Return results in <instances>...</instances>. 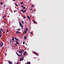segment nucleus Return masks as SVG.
<instances>
[{
    "label": "nucleus",
    "mask_w": 64,
    "mask_h": 64,
    "mask_svg": "<svg viewBox=\"0 0 64 64\" xmlns=\"http://www.w3.org/2000/svg\"><path fill=\"white\" fill-rule=\"evenodd\" d=\"M4 29H3L1 28L0 29V34H2V32H4Z\"/></svg>",
    "instance_id": "f257e3e1"
},
{
    "label": "nucleus",
    "mask_w": 64,
    "mask_h": 64,
    "mask_svg": "<svg viewBox=\"0 0 64 64\" xmlns=\"http://www.w3.org/2000/svg\"><path fill=\"white\" fill-rule=\"evenodd\" d=\"M19 24H20V26L22 27V29H23V25H22V24L21 23V22H20Z\"/></svg>",
    "instance_id": "f03ea898"
},
{
    "label": "nucleus",
    "mask_w": 64,
    "mask_h": 64,
    "mask_svg": "<svg viewBox=\"0 0 64 64\" xmlns=\"http://www.w3.org/2000/svg\"><path fill=\"white\" fill-rule=\"evenodd\" d=\"M3 43L2 42H1L0 43V47H2L3 46Z\"/></svg>",
    "instance_id": "7ed1b4c3"
},
{
    "label": "nucleus",
    "mask_w": 64,
    "mask_h": 64,
    "mask_svg": "<svg viewBox=\"0 0 64 64\" xmlns=\"http://www.w3.org/2000/svg\"><path fill=\"white\" fill-rule=\"evenodd\" d=\"M23 60V57H22V58H20V61H21Z\"/></svg>",
    "instance_id": "20e7f679"
},
{
    "label": "nucleus",
    "mask_w": 64,
    "mask_h": 64,
    "mask_svg": "<svg viewBox=\"0 0 64 64\" xmlns=\"http://www.w3.org/2000/svg\"><path fill=\"white\" fill-rule=\"evenodd\" d=\"M10 43H13V42H14V41H12V40L10 39Z\"/></svg>",
    "instance_id": "39448f33"
},
{
    "label": "nucleus",
    "mask_w": 64,
    "mask_h": 64,
    "mask_svg": "<svg viewBox=\"0 0 64 64\" xmlns=\"http://www.w3.org/2000/svg\"><path fill=\"white\" fill-rule=\"evenodd\" d=\"M21 7L23 8V9H25L26 8H25V7H24V6H22Z\"/></svg>",
    "instance_id": "423d86ee"
},
{
    "label": "nucleus",
    "mask_w": 64,
    "mask_h": 64,
    "mask_svg": "<svg viewBox=\"0 0 64 64\" xmlns=\"http://www.w3.org/2000/svg\"><path fill=\"white\" fill-rule=\"evenodd\" d=\"M20 10H22V12H24V13L25 12V11L23 10L22 9H21Z\"/></svg>",
    "instance_id": "0eeeda50"
},
{
    "label": "nucleus",
    "mask_w": 64,
    "mask_h": 64,
    "mask_svg": "<svg viewBox=\"0 0 64 64\" xmlns=\"http://www.w3.org/2000/svg\"><path fill=\"white\" fill-rule=\"evenodd\" d=\"M16 44H18V45H19V42H18V41H16Z\"/></svg>",
    "instance_id": "6e6552de"
},
{
    "label": "nucleus",
    "mask_w": 64,
    "mask_h": 64,
    "mask_svg": "<svg viewBox=\"0 0 64 64\" xmlns=\"http://www.w3.org/2000/svg\"><path fill=\"white\" fill-rule=\"evenodd\" d=\"M8 62L10 64H13V63L9 61Z\"/></svg>",
    "instance_id": "1a4fd4ad"
},
{
    "label": "nucleus",
    "mask_w": 64,
    "mask_h": 64,
    "mask_svg": "<svg viewBox=\"0 0 64 64\" xmlns=\"http://www.w3.org/2000/svg\"><path fill=\"white\" fill-rule=\"evenodd\" d=\"M19 52L20 54H22V52L21 50H19Z\"/></svg>",
    "instance_id": "9d476101"
},
{
    "label": "nucleus",
    "mask_w": 64,
    "mask_h": 64,
    "mask_svg": "<svg viewBox=\"0 0 64 64\" xmlns=\"http://www.w3.org/2000/svg\"><path fill=\"white\" fill-rule=\"evenodd\" d=\"M24 34H27V31L26 30H25L24 32Z\"/></svg>",
    "instance_id": "9b49d317"
},
{
    "label": "nucleus",
    "mask_w": 64,
    "mask_h": 64,
    "mask_svg": "<svg viewBox=\"0 0 64 64\" xmlns=\"http://www.w3.org/2000/svg\"><path fill=\"white\" fill-rule=\"evenodd\" d=\"M34 53L36 55H38V54H37V53H36V52H34Z\"/></svg>",
    "instance_id": "f8f14e48"
},
{
    "label": "nucleus",
    "mask_w": 64,
    "mask_h": 64,
    "mask_svg": "<svg viewBox=\"0 0 64 64\" xmlns=\"http://www.w3.org/2000/svg\"><path fill=\"white\" fill-rule=\"evenodd\" d=\"M18 57H20V56H22V54H18Z\"/></svg>",
    "instance_id": "ddd939ff"
},
{
    "label": "nucleus",
    "mask_w": 64,
    "mask_h": 64,
    "mask_svg": "<svg viewBox=\"0 0 64 64\" xmlns=\"http://www.w3.org/2000/svg\"><path fill=\"white\" fill-rule=\"evenodd\" d=\"M25 54H27V52H24V55H25Z\"/></svg>",
    "instance_id": "4468645a"
},
{
    "label": "nucleus",
    "mask_w": 64,
    "mask_h": 64,
    "mask_svg": "<svg viewBox=\"0 0 64 64\" xmlns=\"http://www.w3.org/2000/svg\"><path fill=\"white\" fill-rule=\"evenodd\" d=\"M27 64H30V62H28L27 63Z\"/></svg>",
    "instance_id": "2eb2a0df"
},
{
    "label": "nucleus",
    "mask_w": 64,
    "mask_h": 64,
    "mask_svg": "<svg viewBox=\"0 0 64 64\" xmlns=\"http://www.w3.org/2000/svg\"><path fill=\"white\" fill-rule=\"evenodd\" d=\"M14 38L13 37H12V40L13 41H14Z\"/></svg>",
    "instance_id": "dca6fc26"
},
{
    "label": "nucleus",
    "mask_w": 64,
    "mask_h": 64,
    "mask_svg": "<svg viewBox=\"0 0 64 64\" xmlns=\"http://www.w3.org/2000/svg\"><path fill=\"white\" fill-rule=\"evenodd\" d=\"M27 18H28V19H30V17L29 16H27Z\"/></svg>",
    "instance_id": "f3484780"
},
{
    "label": "nucleus",
    "mask_w": 64,
    "mask_h": 64,
    "mask_svg": "<svg viewBox=\"0 0 64 64\" xmlns=\"http://www.w3.org/2000/svg\"><path fill=\"white\" fill-rule=\"evenodd\" d=\"M16 34H18V33H19V31H16Z\"/></svg>",
    "instance_id": "a211bd4d"
},
{
    "label": "nucleus",
    "mask_w": 64,
    "mask_h": 64,
    "mask_svg": "<svg viewBox=\"0 0 64 64\" xmlns=\"http://www.w3.org/2000/svg\"><path fill=\"white\" fill-rule=\"evenodd\" d=\"M20 4H22V5L23 4V2H20Z\"/></svg>",
    "instance_id": "6ab92c4d"
},
{
    "label": "nucleus",
    "mask_w": 64,
    "mask_h": 64,
    "mask_svg": "<svg viewBox=\"0 0 64 64\" xmlns=\"http://www.w3.org/2000/svg\"><path fill=\"white\" fill-rule=\"evenodd\" d=\"M17 30L18 31H20V30H21V29H20V28H18V29Z\"/></svg>",
    "instance_id": "aec40b11"
},
{
    "label": "nucleus",
    "mask_w": 64,
    "mask_h": 64,
    "mask_svg": "<svg viewBox=\"0 0 64 64\" xmlns=\"http://www.w3.org/2000/svg\"><path fill=\"white\" fill-rule=\"evenodd\" d=\"M24 39H26V36H25L24 37Z\"/></svg>",
    "instance_id": "412c9836"
},
{
    "label": "nucleus",
    "mask_w": 64,
    "mask_h": 64,
    "mask_svg": "<svg viewBox=\"0 0 64 64\" xmlns=\"http://www.w3.org/2000/svg\"><path fill=\"white\" fill-rule=\"evenodd\" d=\"M2 34H0V38H1L2 37Z\"/></svg>",
    "instance_id": "4be33fe9"
},
{
    "label": "nucleus",
    "mask_w": 64,
    "mask_h": 64,
    "mask_svg": "<svg viewBox=\"0 0 64 64\" xmlns=\"http://www.w3.org/2000/svg\"><path fill=\"white\" fill-rule=\"evenodd\" d=\"M0 4L1 5H3V2H0Z\"/></svg>",
    "instance_id": "5701e85b"
},
{
    "label": "nucleus",
    "mask_w": 64,
    "mask_h": 64,
    "mask_svg": "<svg viewBox=\"0 0 64 64\" xmlns=\"http://www.w3.org/2000/svg\"><path fill=\"white\" fill-rule=\"evenodd\" d=\"M34 23V24H35V23H36V22L35 21H33Z\"/></svg>",
    "instance_id": "b1692460"
},
{
    "label": "nucleus",
    "mask_w": 64,
    "mask_h": 64,
    "mask_svg": "<svg viewBox=\"0 0 64 64\" xmlns=\"http://www.w3.org/2000/svg\"><path fill=\"white\" fill-rule=\"evenodd\" d=\"M23 43L24 45L25 44V42H24V41L23 42Z\"/></svg>",
    "instance_id": "393cba45"
},
{
    "label": "nucleus",
    "mask_w": 64,
    "mask_h": 64,
    "mask_svg": "<svg viewBox=\"0 0 64 64\" xmlns=\"http://www.w3.org/2000/svg\"><path fill=\"white\" fill-rule=\"evenodd\" d=\"M23 17L24 18V19H25L26 18V17H25V16H23Z\"/></svg>",
    "instance_id": "a878e982"
},
{
    "label": "nucleus",
    "mask_w": 64,
    "mask_h": 64,
    "mask_svg": "<svg viewBox=\"0 0 64 64\" xmlns=\"http://www.w3.org/2000/svg\"><path fill=\"white\" fill-rule=\"evenodd\" d=\"M8 29H7L6 30V32H9V31L8 30Z\"/></svg>",
    "instance_id": "bb28decb"
},
{
    "label": "nucleus",
    "mask_w": 64,
    "mask_h": 64,
    "mask_svg": "<svg viewBox=\"0 0 64 64\" xmlns=\"http://www.w3.org/2000/svg\"><path fill=\"white\" fill-rule=\"evenodd\" d=\"M16 41H18V38H16Z\"/></svg>",
    "instance_id": "cd10ccee"
},
{
    "label": "nucleus",
    "mask_w": 64,
    "mask_h": 64,
    "mask_svg": "<svg viewBox=\"0 0 64 64\" xmlns=\"http://www.w3.org/2000/svg\"><path fill=\"white\" fill-rule=\"evenodd\" d=\"M22 23L23 24H24V22L23 21H22Z\"/></svg>",
    "instance_id": "c85d7f7f"
},
{
    "label": "nucleus",
    "mask_w": 64,
    "mask_h": 64,
    "mask_svg": "<svg viewBox=\"0 0 64 64\" xmlns=\"http://www.w3.org/2000/svg\"><path fill=\"white\" fill-rule=\"evenodd\" d=\"M15 5L16 6H18V5L17 4H16Z\"/></svg>",
    "instance_id": "c756f323"
},
{
    "label": "nucleus",
    "mask_w": 64,
    "mask_h": 64,
    "mask_svg": "<svg viewBox=\"0 0 64 64\" xmlns=\"http://www.w3.org/2000/svg\"><path fill=\"white\" fill-rule=\"evenodd\" d=\"M30 34H33V32H30Z\"/></svg>",
    "instance_id": "7c9ffc66"
},
{
    "label": "nucleus",
    "mask_w": 64,
    "mask_h": 64,
    "mask_svg": "<svg viewBox=\"0 0 64 64\" xmlns=\"http://www.w3.org/2000/svg\"><path fill=\"white\" fill-rule=\"evenodd\" d=\"M16 54H17V55L18 56V55L19 54H18V53L17 52H16Z\"/></svg>",
    "instance_id": "2f4dec72"
},
{
    "label": "nucleus",
    "mask_w": 64,
    "mask_h": 64,
    "mask_svg": "<svg viewBox=\"0 0 64 64\" xmlns=\"http://www.w3.org/2000/svg\"><path fill=\"white\" fill-rule=\"evenodd\" d=\"M3 18L4 19V18H5V17L4 16H3Z\"/></svg>",
    "instance_id": "473e14b6"
},
{
    "label": "nucleus",
    "mask_w": 64,
    "mask_h": 64,
    "mask_svg": "<svg viewBox=\"0 0 64 64\" xmlns=\"http://www.w3.org/2000/svg\"><path fill=\"white\" fill-rule=\"evenodd\" d=\"M6 6V5H4V7H5Z\"/></svg>",
    "instance_id": "72a5a7b5"
},
{
    "label": "nucleus",
    "mask_w": 64,
    "mask_h": 64,
    "mask_svg": "<svg viewBox=\"0 0 64 64\" xmlns=\"http://www.w3.org/2000/svg\"><path fill=\"white\" fill-rule=\"evenodd\" d=\"M34 7V5H32V7Z\"/></svg>",
    "instance_id": "f704fd0d"
},
{
    "label": "nucleus",
    "mask_w": 64,
    "mask_h": 64,
    "mask_svg": "<svg viewBox=\"0 0 64 64\" xmlns=\"http://www.w3.org/2000/svg\"><path fill=\"white\" fill-rule=\"evenodd\" d=\"M3 33H4V34H5V32H4H4H3Z\"/></svg>",
    "instance_id": "c9c22d12"
},
{
    "label": "nucleus",
    "mask_w": 64,
    "mask_h": 64,
    "mask_svg": "<svg viewBox=\"0 0 64 64\" xmlns=\"http://www.w3.org/2000/svg\"><path fill=\"white\" fill-rule=\"evenodd\" d=\"M5 55L6 56V55H7V54L6 53L5 54Z\"/></svg>",
    "instance_id": "e433bc0d"
},
{
    "label": "nucleus",
    "mask_w": 64,
    "mask_h": 64,
    "mask_svg": "<svg viewBox=\"0 0 64 64\" xmlns=\"http://www.w3.org/2000/svg\"><path fill=\"white\" fill-rule=\"evenodd\" d=\"M22 51H24V50L22 49Z\"/></svg>",
    "instance_id": "4c0bfd02"
},
{
    "label": "nucleus",
    "mask_w": 64,
    "mask_h": 64,
    "mask_svg": "<svg viewBox=\"0 0 64 64\" xmlns=\"http://www.w3.org/2000/svg\"><path fill=\"white\" fill-rule=\"evenodd\" d=\"M27 30H28V28H26V30L27 31Z\"/></svg>",
    "instance_id": "58836bf2"
},
{
    "label": "nucleus",
    "mask_w": 64,
    "mask_h": 64,
    "mask_svg": "<svg viewBox=\"0 0 64 64\" xmlns=\"http://www.w3.org/2000/svg\"><path fill=\"white\" fill-rule=\"evenodd\" d=\"M16 37L15 38H14V39H15V40H16Z\"/></svg>",
    "instance_id": "ea45409f"
},
{
    "label": "nucleus",
    "mask_w": 64,
    "mask_h": 64,
    "mask_svg": "<svg viewBox=\"0 0 64 64\" xmlns=\"http://www.w3.org/2000/svg\"><path fill=\"white\" fill-rule=\"evenodd\" d=\"M34 11H34V10H33L32 11V12H34Z\"/></svg>",
    "instance_id": "a19ab883"
},
{
    "label": "nucleus",
    "mask_w": 64,
    "mask_h": 64,
    "mask_svg": "<svg viewBox=\"0 0 64 64\" xmlns=\"http://www.w3.org/2000/svg\"><path fill=\"white\" fill-rule=\"evenodd\" d=\"M18 33H20H20H21V32H18Z\"/></svg>",
    "instance_id": "79ce46f5"
},
{
    "label": "nucleus",
    "mask_w": 64,
    "mask_h": 64,
    "mask_svg": "<svg viewBox=\"0 0 64 64\" xmlns=\"http://www.w3.org/2000/svg\"><path fill=\"white\" fill-rule=\"evenodd\" d=\"M30 10H32V8H31L30 9Z\"/></svg>",
    "instance_id": "37998d69"
},
{
    "label": "nucleus",
    "mask_w": 64,
    "mask_h": 64,
    "mask_svg": "<svg viewBox=\"0 0 64 64\" xmlns=\"http://www.w3.org/2000/svg\"><path fill=\"white\" fill-rule=\"evenodd\" d=\"M13 1H15V0H13Z\"/></svg>",
    "instance_id": "c03bdc74"
},
{
    "label": "nucleus",
    "mask_w": 64,
    "mask_h": 64,
    "mask_svg": "<svg viewBox=\"0 0 64 64\" xmlns=\"http://www.w3.org/2000/svg\"><path fill=\"white\" fill-rule=\"evenodd\" d=\"M14 12H15V10H14Z\"/></svg>",
    "instance_id": "a18cd8bd"
},
{
    "label": "nucleus",
    "mask_w": 64,
    "mask_h": 64,
    "mask_svg": "<svg viewBox=\"0 0 64 64\" xmlns=\"http://www.w3.org/2000/svg\"><path fill=\"white\" fill-rule=\"evenodd\" d=\"M26 45L27 46V44H26Z\"/></svg>",
    "instance_id": "49530a36"
},
{
    "label": "nucleus",
    "mask_w": 64,
    "mask_h": 64,
    "mask_svg": "<svg viewBox=\"0 0 64 64\" xmlns=\"http://www.w3.org/2000/svg\"><path fill=\"white\" fill-rule=\"evenodd\" d=\"M6 33H7V32H6Z\"/></svg>",
    "instance_id": "de8ad7c7"
},
{
    "label": "nucleus",
    "mask_w": 64,
    "mask_h": 64,
    "mask_svg": "<svg viewBox=\"0 0 64 64\" xmlns=\"http://www.w3.org/2000/svg\"><path fill=\"white\" fill-rule=\"evenodd\" d=\"M4 17H5V15H4Z\"/></svg>",
    "instance_id": "09e8293b"
},
{
    "label": "nucleus",
    "mask_w": 64,
    "mask_h": 64,
    "mask_svg": "<svg viewBox=\"0 0 64 64\" xmlns=\"http://www.w3.org/2000/svg\"><path fill=\"white\" fill-rule=\"evenodd\" d=\"M5 32V31H4Z\"/></svg>",
    "instance_id": "8fccbe9b"
}]
</instances>
